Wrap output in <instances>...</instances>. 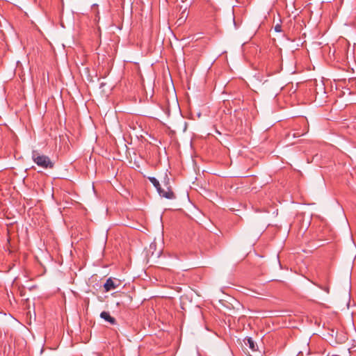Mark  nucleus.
Instances as JSON below:
<instances>
[{
	"label": "nucleus",
	"mask_w": 356,
	"mask_h": 356,
	"mask_svg": "<svg viewBox=\"0 0 356 356\" xmlns=\"http://www.w3.org/2000/svg\"><path fill=\"white\" fill-rule=\"evenodd\" d=\"M32 159L38 166L42 168H53L54 167L53 162L47 156L40 154L36 150L32 152Z\"/></svg>",
	"instance_id": "nucleus-1"
},
{
	"label": "nucleus",
	"mask_w": 356,
	"mask_h": 356,
	"mask_svg": "<svg viewBox=\"0 0 356 356\" xmlns=\"http://www.w3.org/2000/svg\"><path fill=\"white\" fill-rule=\"evenodd\" d=\"M149 180L154 185V186L156 188L159 195L162 197H164L167 199H173L175 198L174 193L172 190L168 187L167 191L162 189L159 181L155 177H149Z\"/></svg>",
	"instance_id": "nucleus-2"
},
{
	"label": "nucleus",
	"mask_w": 356,
	"mask_h": 356,
	"mask_svg": "<svg viewBox=\"0 0 356 356\" xmlns=\"http://www.w3.org/2000/svg\"><path fill=\"white\" fill-rule=\"evenodd\" d=\"M120 284V281L118 280H113L112 278H108L105 284H104V287L106 292L110 291L111 290L115 289Z\"/></svg>",
	"instance_id": "nucleus-3"
},
{
	"label": "nucleus",
	"mask_w": 356,
	"mask_h": 356,
	"mask_svg": "<svg viewBox=\"0 0 356 356\" xmlns=\"http://www.w3.org/2000/svg\"><path fill=\"white\" fill-rule=\"evenodd\" d=\"M100 317L104 319L105 321H107L111 325H115L116 324V320L115 318L111 316L108 312H102L100 314Z\"/></svg>",
	"instance_id": "nucleus-4"
},
{
	"label": "nucleus",
	"mask_w": 356,
	"mask_h": 356,
	"mask_svg": "<svg viewBox=\"0 0 356 356\" xmlns=\"http://www.w3.org/2000/svg\"><path fill=\"white\" fill-rule=\"evenodd\" d=\"M244 344L246 346H248L252 352H255L257 349V345L254 343V341L252 339V338L249 337L244 339Z\"/></svg>",
	"instance_id": "nucleus-5"
},
{
	"label": "nucleus",
	"mask_w": 356,
	"mask_h": 356,
	"mask_svg": "<svg viewBox=\"0 0 356 356\" xmlns=\"http://www.w3.org/2000/svg\"><path fill=\"white\" fill-rule=\"evenodd\" d=\"M307 133V131H302V132H295L293 134V138H298V137H300L304 134H305Z\"/></svg>",
	"instance_id": "nucleus-6"
},
{
	"label": "nucleus",
	"mask_w": 356,
	"mask_h": 356,
	"mask_svg": "<svg viewBox=\"0 0 356 356\" xmlns=\"http://www.w3.org/2000/svg\"><path fill=\"white\" fill-rule=\"evenodd\" d=\"M316 284L318 287H319L320 289H323V291H325V292L329 293V291H330V288H329V286H323L319 285V284Z\"/></svg>",
	"instance_id": "nucleus-7"
},
{
	"label": "nucleus",
	"mask_w": 356,
	"mask_h": 356,
	"mask_svg": "<svg viewBox=\"0 0 356 356\" xmlns=\"http://www.w3.org/2000/svg\"><path fill=\"white\" fill-rule=\"evenodd\" d=\"M275 31L276 32H281L282 31V27L279 24H277L275 26Z\"/></svg>",
	"instance_id": "nucleus-8"
},
{
	"label": "nucleus",
	"mask_w": 356,
	"mask_h": 356,
	"mask_svg": "<svg viewBox=\"0 0 356 356\" xmlns=\"http://www.w3.org/2000/svg\"><path fill=\"white\" fill-rule=\"evenodd\" d=\"M155 245H156L155 244L152 243V244L150 245V248L152 249V248L153 247H154Z\"/></svg>",
	"instance_id": "nucleus-9"
}]
</instances>
